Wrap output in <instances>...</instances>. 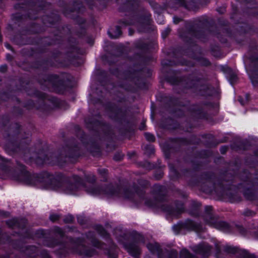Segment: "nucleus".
<instances>
[{
	"label": "nucleus",
	"mask_w": 258,
	"mask_h": 258,
	"mask_svg": "<svg viewBox=\"0 0 258 258\" xmlns=\"http://www.w3.org/2000/svg\"><path fill=\"white\" fill-rule=\"evenodd\" d=\"M36 185L41 188L57 190L59 188L61 183L52 176L38 178L37 179Z\"/></svg>",
	"instance_id": "f257e3e1"
},
{
	"label": "nucleus",
	"mask_w": 258,
	"mask_h": 258,
	"mask_svg": "<svg viewBox=\"0 0 258 258\" xmlns=\"http://www.w3.org/2000/svg\"><path fill=\"white\" fill-rule=\"evenodd\" d=\"M80 186V184L79 182H76L75 184H69L64 189V192L69 195H77Z\"/></svg>",
	"instance_id": "f03ea898"
},
{
	"label": "nucleus",
	"mask_w": 258,
	"mask_h": 258,
	"mask_svg": "<svg viewBox=\"0 0 258 258\" xmlns=\"http://www.w3.org/2000/svg\"><path fill=\"white\" fill-rule=\"evenodd\" d=\"M86 190L89 194L94 196L100 195L102 194V192H103L102 190H100V189L99 187L94 185L92 186L90 189H86Z\"/></svg>",
	"instance_id": "7ed1b4c3"
},
{
	"label": "nucleus",
	"mask_w": 258,
	"mask_h": 258,
	"mask_svg": "<svg viewBox=\"0 0 258 258\" xmlns=\"http://www.w3.org/2000/svg\"><path fill=\"white\" fill-rule=\"evenodd\" d=\"M108 34L112 38H116L121 35V31L120 28L117 27L115 31L111 30L108 32Z\"/></svg>",
	"instance_id": "20e7f679"
},
{
	"label": "nucleus",
	"mask_w": 258,
	"mask_h": 258,
	"mask_svg": "<svg viewBox=\"0 0 258 258\" xmlns=\"http://www.w3.org/2000/svg\"><path fill=\"white\" fill-rule=\"evenodd\" d=\"M145 136L146 139L149 141H153L154 140V136L151 134L145 133Z\"/></svg>",
	"instance_id": "39448f33"
},
{
	"label": "nucleus",
	"mask_w": 258,
	"mask_h": 258,
	"mask_svg": "<svg viewBox=\"0 0 258 258\" xmlns=\"http://www.w3.org/2000/svg\"><path fill=\"white\" fill-rule=\"evenodd\" d=\"M154 247L155 248H157L158 246H157V244H155V245H153L152 244H149L147 245L148 248L149 249V250H150L152 252L154 251V250H155L154 248Z\"/></svg>",
	"instance_id": "423d86ee"
},
{
	"label": "nucleus",
	"mask_w": 258,
	"mask_h": 258,
	"mask_svg": "<svg viewBox=\"0 0 258 258\" xmlns=\"http://www.w3.org/2000/svg\"><path fill=\"white\" fill-rule=\"evenodd\" d=\"M170 30L167 28L165 30V31L162 33V36L163 37H165L166 35H167L169 33Z\"/></svg>",
	"instance_id": "0eeeda50"
},
{
	"label": "nucleus",
	"mask_w": 258,
	"mask_h": 258,
	"mask_svg": "<svg viewBox=\"0 0 258 258\" xmlns=\"http://www.w3.org/2000/svg\"><path fill=\"white\" fill-rule=\"evenodd\" d=\"M7 70V67L5 65L0 67V71L4 72Z\"/></svg>",
	"instance_id": "6e6552de"
},
{
	"label": "nucleus",
	"mask_w": 258,
	"mask_h": 258,
	"mask_svg": "<svg viewBox=\"0 0 258 258\" xmlns=\"http://www.w3.org/2000/svg\"><path fill=\"white\" fill-rule=\"evenodd\" d=\"M58 217L57 215H51L50 218L51 220L54 221L57 219Z\"/></svg>",
	"instance_id": "1a4fd4ad"
},
{
	"label": "nucleus",
	"mask_w": 258,
	"mask_h": 258,
	"mask_svg": "<svg viewBox=\"0 0 258 258\" xmlns=\"http://www.w3.org/2000/svg\"><path fill=\"white\" fill-rule=\"evenodd\" d=\"M236 76L235 75H233L232 77H231V78H230V80H231V83H232V82L234 81L235 80H236Z\"/></svg>",
	"instance_id": "9d476101"
},
{
	"label": "nucleus",
	"mask_w": 258,
	"mask_h": 258,
	"mask_svg": "<svg viewBox=\"0 0 258 258\" xmlns=\"http://www.w3.org/2000/svg\"><path fill=\"white\" fill-rule=\"evenodd\" d=\"M130 252L131 253V255H132L133 256H135V257H137L138 256V254H134L132 251H130Z\"/></svg>",
	"instance_id": "9b49d317"
},
{
	"label": "nucleus",
	"mask_w": 258,
	"mask_h": 258,
	"mask_svg": "<svg viewBox=\"0 0 258 258\" xmlns=\"http://www.w3.org/2000/svg\"><path fill=\"white\" fill-rule=\"evenodd\" d=\"M5 46L7 48L11 49V46L9 44H7V43L5 44Z\"/></svg>",
	"instance_id": "f8f14e48"
},
{
	"label": "nucleus",
	"mask_w": 258,
	"mask_h": 258,
	"mask_svg": "<svg viewBox=\"0 0 258 258\" xmlns=\"http://www.w3.org/2000/svg\"><path fill=\"white\" fill-rule=\"evenodd\" d=\"M7 58L8 60H11V57L10 55H7Z\"/></svg>",
	"instance_id": "ddd939ff"
},
{
	"label": "nucleus",
	"mask_w": 258,
	"mask_h": 258,
	"mask_svg": "<svg viewBox=\"0 0 258 258\" xmlns=\"http://www.w3.org/2000/svg\"><path fill=\"white\" fill-rule=\"evenodd\" d=\"M252 83L254 85V79L252 77L250 78Z\"/></svg>",
	"instance_id": "4468645a"
},
{
	"label": "nucleus",
	"mask_w": 258,
	"mask_h": 258,
	"mask_svg": "<svg viewBox=\"0 0 258 258\" xmlns=\"http://www.w3.org/2000/svg\"><path fill=\"white\" fill-rule=\"evenodd\" d=\"M182 253H186H186H187V254H188L187 251L186 250H182Z\"/></svg>",
	"instance_id": "2eb2a0df"
},
{
	"label": "nucleus",
	"mask_w": 258,
	"mask_h": 258,
	"mask_svg": "<svg viewBox=\"0 0 258 258\" xmlns=\"http://www.w3.org/2000/svg\"><path fill=\"white\" fill-rule=\"evenodd\" d=\"M105 194H107V195H108H108H109V194H109V193H108V192H106V191H105Z\"/></svg>",
	"instance_id": "dca6fc26"
},
{
	"label": "nucleus",
	"mask_w": 258,
	"mask_h": 258,
	"mask_svg": "<svg viewBox=\"0 0 258 258\" xmlns=\"http://www.w3.org/2000/svg\"><path fill=\"white\" fill-rule=\"evenodd\" d=\"M72 218L70 217V221H72Z\"/></svg>",
	"instance_id": "f3484780"
}]
</instances>
